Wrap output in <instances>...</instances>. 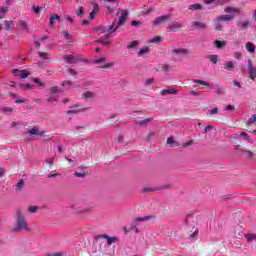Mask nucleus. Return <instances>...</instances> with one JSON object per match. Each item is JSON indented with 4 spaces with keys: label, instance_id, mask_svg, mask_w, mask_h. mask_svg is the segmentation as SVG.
I'll list each match as a JSON object with an SVG mask.
<instances>
[{
    "label": "nucleus",
    "instance_id": "1",
    "mask_svg": "<svg viewBox=\"0 0 256 256\" xmlns=\"http://www.w3.org/2000/svg\"><path fill=\"white\" fill-rule=\"evenodd\" d=\"M117 15L119 16L118 19V23L114 22L110 27L108 28H100L99 31H101L102 33H104V37L106 39H110L111 35H113V33L119 29V25H124V23L127 21V17L129 15V13L127 12V10H120Z\"/></svg>",
    "mask_w": 256,
    "mask_h": 256
},
{
    "label": "nucleus",
    "instance_id": "2",
    "mask_svg": "<svg viewBox=\"0 0 256 256\" xmlns=\"http://www.w3.org/2000/svg\"><path fill=\"white\" fill-rule=\"evenodd\" d=\"M225 13H227L226 15H220L218 16V21L224 22V23H229L231 21H233V19H235V17H237V15H241V10L239 8L236 7H232V6H227L224 9Z\"/></svg>",
    "mask_w": 256,
    "mask_h": 256
},
{
    "label": "nucleus",
    "instance_id": "3",
    "mask_svg": "<svg viewBox=\"0 0 256 256\" xmlns=\"http://www.w3.org/2000/svg\"><path fill=\"white\" fill-rule=\"evenodd\" d=\"M29 223L27 222V218L22 215L21 212H17L16 222L14 226V231H29Z\"/></svg>",
    "mask_w": 256,
    "mask_h": 256
},
{
    "label": "nucleus",
    "instance_id": "4",
    "mask_svg": "<svg viewBox=\"0 0 256 256\" xmlns=\"http://www.w3.org/2000/svg\"><path fill=\"white\" fill-rule=\"evenodd\" d=\"M150 219H151V216L135 218L131 223L130 229L132 231H135V233H141V228H139V223H141L143 221H149Z\"/></svg>",
    "mask_w": 256,
    "mask_h": 256
},
{
    "label": "nucleus",
    "instance_id": "5",
    "mask_svg": "<svg viewBox=\"0 0 256 256\" xmlns=\"http://www.w3.org/2000/svg\"><path fill=\"white\" fill-rule=\"evenodd\" d=\"M106 61H107V58L101 57L99 59L93 60V63H95L96 65H99L100 69H111V67L115 65V63L113 62L105 63Z\"/></svg>",
    "mask_w": 256,
    "mask_h": 256
},
{
    "label": "nucleus",
    "instance_id": "6",
    "mask_svg": "<svg viewBox=\"0 0 256 256\" xmlns=\"http://www.w3.org/2000/svg\"><path fill=\"white\" fill-rule=\"evenodd\" d=\"M170 53L173 57H187L189 55V49L181 47L173 48Z\"/></svg>",
    "mask_w": 256,
    "mask_h": 256
},
{
    "label": "nucleus",
    "instance_id": "7",
    "mask_svg": "<svg viewBox=\"0 0 256 256\" xmlns=\"http://www.w3.org/2000/svg\"><path fill=\"white\" fill-rule=\"evenodd\" d=\"M51 96L47 98L48 103H56L59 101V87L50 88Z\"/></svg>",
    "mask_w": 256,
    "mask_h": 256
},
{
    "label": "nucleus",
    "instance_id": "8",
    "mask_svg": "<svg viewBox=\"0 0 256 256\" xmlns=\"http://www.w3.org/2000/svg\"><path fill=\"white\" fill-rule=\"evenodd\" d=\"M104 2L112 4V6H109V4H105L107 13H113V11H115V9L119 7V2L117 0H104Z\"/></svg>",
    "mask_w": 256,
    "mask_h": 256
},
{
    "label": "nucleus",
    "instance_id": "9",
    "mask_svg": "<svg viewBox=\"0 0 256 256\" xmlns=\"http://www.w3.org/2000/svg\"><path fill=\"white\" fill-rule=\"evenodd\" d=\"M12 73L15 75V77H20V79H27V77L30 75L29 71L19 69H14Z\"/></svg>",
    "mask_w": 256,
    "mask_h": 256
},
{
    "label": "nucleus",
    "instance_id": "10",
    "mask_svg": "<svg viewBox=\"0 0 256 256\" xmlns=\"http://www.w3.org/2000/svg\"><path fill=\"white\" fill-rule=\"evenodd\" d=\"M177 93H179L177 89L166 88L160 92V95H162V97H167V95H177Z\"/></svg>",
    "mask_w": 256,
    "mask_h": 256
},
{
    "label": "nucleus",
    "instance_id": "11",
    "mask_svg": "<svg viewBox=\"0 0 256 256\" xmlns=\"http://www.w3.org/2000/svg\"><path fill=\"white\" fill-rule=\"evenodd\" d=\"M29 135H39L40 137L45 135V131L41 130L39 126H34L28 131Z\"/></svg>",
    "mask_w": 256,
    "mask_h": 256
},
{
    "label": "nucleus",
    "instance_id": "12",
    "mask_svg": "<svg viewBox=\"0 0 256 256\" xmlns=\"http://www.w3.org/2000/svg\"><path fill=\"white\" fill-rule=\"evenodd\" d=\"M191 29H207L205 22L193 21L191 23Z\"/></svg>",
    "mask_w": 256,
    "mask_h": 256
},
{
    "label": "nucleus",
    "instance_id": "13",
    "mask_svg": "<svg viewBox=\"0 0 256 256\" xmlns=\"http://www.w3.org/2000/svg\"><path fill=\"white\" fill-rule=\"evenodd\" d=\"M64 61H65V63H68V65H73V64L77 63V61H79V59H77V57H75L74 55H66V56H64Z\"/></svg>",
    "mask_w": 256,
    "mask_h": 256
},
{
    "label": "nucleus",
    "instance_id": "14",
    "mask_svg": "<svg viewBox=\"0 0 256 256\" xmlns=\"http://www.w3.org/2000/svg\"><path fill=\"white\" fill-rule=\"evenodd\" d=\"M181 27H183V23H181V22H172L169 25L170 31H179V29H181Z\"/></svg>",
    "mask_w": 256,
    "mask_h": 256
},
{
    "label": "nucleus",
    "instance_id": "15",
    "mask_svg": "<svg viewBox=\"0 0 256 256\" xmlns=\"http://www.w3.org/2000/svg\"><path fill=\"white\" fill-rule=\"evenodd\" d=\"M237 27L238 29H240L241 31H245V29H247V27H249V21L244 20V21H240L237 22Z\"/></svg>",
    "mask_w": 256,
    "mask_h": 256
},
{
    "label": "nucleus",
    "instance_id": "16",
    "mask_svg": "<svg viewBox=\"0 0 256 256\" xmlns=\"http://www.w3.org/2000/svg\"><path fill=\"white\" fill-rule=\"evenodd\" d=\"M224 69H226V71H233V69H235V62L234 61L225 62Z\"/></svg>",
    "mask_w": 256,
    "mask_h": 256
},
{
    "label": "nucleus",
    "instance_id": "17",
    "mask_svg": "<svg viewBox=\"0 0 256 256\" xmlns=\"http://www.w3.org/2000/svg\"><path fill=\"white\" fill-rule=\"evenodd\" d=\"M94 97H95V92L86 91L82 94L83 99H94Z\"/></svg>",
    "mask_w": 256,
    "mask_h": 256
},
{
    "label": "nucleus",
    "instance_id": "18",
    "mask_svg": "<svg viewBox=\"0 0 256 256\" xmlns=\"http://www.w3.org/2000/svg\"><path fill=\"white\" fill-rule=\"evenodd\" d=\"M245 47H246V51H248V53H255V44H253L251 42H247Z\"/></svg>",
    "mask_w": 256,
    "mask_h": 256
},
{
    "label": "nucleus",
    "instance_id": "19",
    "mask_svg": "<svg viewBox=\"0 0 256 256\" xmlns=\"http://www.w3.org/2000/svg\"><path fill=\"white\" fill-rule=\"evenodd\" d=\"M214 45H215L216 49H223V47H225V45H227V42L221 41V40H216L214 42Z\"/></svg>",
    "mask_w": 256,
    "mask_h": 256
},
{
    "label": "nucleus",
    "instance_id": "20",
    "mask_svg": "<svg viewBox=\"0 0 256 256\" xmlns=\"http://www.w3.org/2000/svg\"><path fill=\"white\" fill-rule=\"evenodd\" d=\"M168 17L167 16H162V17H158L154 20V25H161L162 23H164V21H167Z\"/></svg>",
    "mask_w": 256,
    "mask_h": 256
},
{
    "label": "nucleus",
    "instance_id": "21",
    "mask_svg": "<svg viewBox=\"0 0 256 256\" xmlns=\"http://www.w3.org/2000/svg\"><path fill=\"white\" fill-rule=\"evenodd\" d=\"M103 237L104 239H107L108 245H112V243H117L119 241V239L116 237H109L107 235H104Z\"/></svg>",
    "mask_w": 256,
    "mask_h": 256
},
{
    "label": "nucleus",
    "instance_id": "22",
    "mask_svg": "<svg viewBox=\"0 0 256 256\" xmlns=\"http://www.w3.org/2000/svg\"><path fill=\"white\" fill-rule=\"evenodd\" d=\"M147 53H149V47L145 46L139 50L137 57H143V55H147Z\"/></svg>",
    "mask_w": 256,
    "mask_h": 256
},
{
    "label": "nucleus",
    "instance_id": "23",
    "mask_svg": "<svg viewBox=\"0 0 256 256\" xmlns=\"http://www.w3.org/2000/svg\"><path fill=\"white\" fill-rule=\"evenodd\" d=\"M245 239L247 243H253V241H256V235L255 234H246Z\"/></svg>",
    "mask_w": 256,
    "mask_h": 256
},
{
    "label": "nucleus",
    "instance_id": "24",
    "mask_svg": "<svg viewBox=\"0 0 256 256\" xmlns=\"http://www.w3.org/2000/svg\"><path fill=\"white\" fill-rule=\"evenodd\" d=\"M249 78L252 79V81H255V79H256V67L249 69Z\"/></svg>",
    "mask_w": 256,
    "mask_h": 256
},
{
    "label": "nucleus",
    "instance_id": "25",
    "mask_svg": "<svg viewBox=\"0 0 256 256\" xmlns=\"http://www.w3.org/2000/svg\"><path fill=\"white\" fill-rule=\"evenodd\" d=\"M38 57H40V59H43V61H49V59H51L49 57V54L45 52H38Z\"/></svg>",
    "mask_w": 256,
    "mask_h": 256
},
{
    "label": "nucleus",
    "instance_id": "26",
    "mask_svg": "<svg viewBox=\"0 0 256 256\" xmlns=\"http://www.w3.org/2000/svg\"><path fill=\"white\" fill-rule=\"evenodd\" d=\"M188 9H190V11H199V9H203V6L201 4H192Z\"/></svg>",
    "mask_w": 256,
    "mask_h": 256
},
{
    "label": "nucleus",
    "instance_id": "27",
    "mask_svg": "<svg viewBox=\"0 0 256 256\" xmlns=\"http://www.w3.org/2000/svg\"><path fill=\"white\" fill-rule=\"evenodd\" d=\"M55 21H61V18L57 14L53 15L52 17H50V25L54 26L55 25Z\"/></svg>",
    "mask_w": 256,
    "mask_h": 256
},
{
    "label": "nucleus",
    "instance_id": "28",
    "mask_svg": "<svg viewBox=\"0 0 256 256\" xmlns=\"http://www.w3.org/2000/svg\"><path fill=\"white\" fill-rule=\"evenodd\" d=\"M207 59H209V61H211V63L217 64V62L219 61V56H217V55H208Z\"/></svg>",
    "mask_w": 256,
    "mask_h": 256
},
{
    "label": "nucleus",
    "instance_id": "29",
    "mask_svg": "<svg viewBox=\"0 0 256 256\" xmlns=\"http://www.w3.org/2000/svg\"><path fill=\"white\" fill-rule=\"evenodd\" d=\"M215 30L223 31V24L221 21H219V18H217V21L215 22Z\"/></svg>",
    "mask_w": 256,
    "mask_h": 256
},
{
    "label": "nucleus",
    "instance_id": "30",
    "mask_svg": "<svg viewBox=\"0 0 256 256\" xmlns=\"http://www.w3.org/2000/svg\"><path fill=\"white\" fill-rule=\"evenodd\" d=\"M139 45L138 40H134L127 45V49H135Z\"/></svg>",
    "mask_w": 256,
    "mask_h": 256
},
{
    "label": "nucleus",
    "instance_id": "31",
    "mask_svg": "<svg viewBox=\"0 0 256 256\" xmlns=\"http://www.w3.org/2000/svg\"><path fill=\"white\" fill-rule=\"evenodd\" d=\"M25 185V182L23 180H20L16 185H15V189L16 191H21V189H23Z\"/></svg>",
    "mask_w": 256,
    "mask_h": 256
},
{
    "label": "nucleus",
    "instance_id": "32",
    "mask_svg": "<svg viewBox=\"0 0 256 256\" xmlns=\"http://www.w3.org/2000/svg\"><path fill=\"white\" fill-rule=\"evenodd\" d=\"M9 11L8 7H2L0 8V19H3L5 17V13H7Z\"/></svg>",
    "mask_w": 256,
    "mask_h": 256
},
{
    "label": "nucleus",
    "instance_id": "33",
    "mask_svg": "<svg viewBox=\"0 0 256 256\" xmlns=\"http://www.w3.org/2000/svg\"><path fill=\"white\" fill-rule=\"evenodd\" d=\"M19 87H20L21 91L31 90V84H20Z\"/></svg>",
    "mask_w": 256,
    "mask_h": 256
},
{
    "label": "nucleus",
    "instance_id": "34",
    "mask_svg": "<svg viewBox=\"0 0 256 256\" xmlns=\"http://www.w3.org/2000/svg\"><path fill=\"white\" fill-rule=\"evenodd\" d=\"M193 83H198L199 85H204V87H211V84L203 80H193Z\"/></svg>",
    "mask_w": 256,
    "mask_h": 256
},
{
    "label": "nucleus",
    "instance_id": "35",
    "mask_svg": "<svg viewBox=\"0 0 256 256\" xmlns=\"http://www.w3.org/2000/svg\"><path fill=\"white\" fill-rule=\"evenodd\" d=\"M161 37L160 36H154L153 38L148 40V43H160Z\"/></svg>",
    "mask_w": 256,
    "mask_h": 256
},
{
    "label": "nucleus",
    "instance_id": "36",
    "mask_svg": "<svg viewBox=\"0 0 256 256\" xmlns=\"http://www.w3.org/2000/svg\"><path fill=\"white\" fill-rule=\"evenodd\" d=\"M19 25L24 29V31H29V26H27V22L20 20Z\"/></svg>",
    "mask_w": 256,
    "mask_h": 256
},
{
    "label": "nucleus",
    "instance_id": "37",
    "mask_svg": "<svg viewBox=\"0 0 256 256\" xmlns=\"http://www.w3.org/2000/svg\"><path fill=\"white\" fill-rule=\"evenodd\" d=\"M43 9V7H39V6H33L32 7V11L33 13H35L36 15H39V13H41V10Z\"/></svg>",
    "mask_w": 256,
    "mask_h": 256
},
{
    "label": "nucleus",
    "instance_id": "38",
    "mask_svg": "<svg viewBox=\"0 0 256 256\" xmlns=\"http://www.w3.org/2000/svg\"><path fill=\"white\" fill-rule=\"evenodd\" d=\"M151 121H153V118H147L145 120L139 121L138 124L143 126V125H147V123H151Z\"/></svg>",
    "mask_w": 256,
    "mask_h": 256
},
{
    "label": "nucleus",
    "instance_id": "39",
    "mask_svg": "<svg viewBox=\"0 0 256 256\" xmlns=\"http://www.w3.org/2000/svg\"><path fill=\"white\" fill-rule=\"evenodd\" d=\"M162 71H164V73H169V71H171V65L169 64H164L162 66Z\"/></svg>",
    "mask_w": 256,
    "mask_h": 256
},
{
    "label": "nucleus",
    "instance_id": "40",
    "mask_svg": "<svg viewBox=\"0 0 256 256\" xmlns=\"http://www.w3.org/2000/svg\"><path fill=\"white\" fill-rule=\"evenodd\" d=\"M38 209L39 208L37 206H29L28 207V212L29 213H37Z\"/></svg>",
    "mask_w": 256,
    "mask_h": 256
},
{
    "label": "nucleus",
    "instance_id": "41",
    "mask_svg": "<svg viewBox=\"0 0 256 256\" xmlns=\"http://www.w3.org/2000/svg\"><path fill=\"white\" fill-rule=\"evenodd\" d=\"M167 144L168 145H175V146H177V142L175 141V139L173 137H169L167 139Z\"/></svg>",
    "mask_w": 256,
    "mask_h": 256
},
{
    "label": "nucleus",
    "instance_id": "42",
    "mask_svg": "<svg viewBox=\"0 0 256 256\" xmlns=\"http://www.w3.org/2000/svg\"><path fill=\"white\" fill-rule=\"evenodd\" d=\"M6 25H5V29L6 31H9V29H11L13 27V21H5Z\"/></svg>",
    "mask_w": 256,
    "mask_h": 256
},
{
    "label": "nucleus",
    "instance_id": "43",
    "mask_svg": "<svg viewBox=\"0 0 256 256\" xmlns=\"http://www.w3.org/2000/svg\"><path fill=\"white\" fill-rule=\"evenodd\" d=\"M62 35L65 37V39H68L69 41H71V39H73V36H71V34H69V32H67V31H63Z\"/></svg>",
    "mask_w": 256,
    "mask_h": 256
},
{
    "label": "nucleus",
    "instance_id": "44",
    "mask_svg": "<svg viewBox=\"0 0 256 256\" xmlns=\"http://www.w3.org/2000/svg\"><path fill=\"white\" fill-rule=\"evenodd\" d=\"M33 82L36 83V85H38V87H44L43 82H41V80H39V78H34Z\"/></svg>",
    "mask_w": 256,
    "mask_h": 256
},
{
    "label": "nucleus",
    "instance_id": "45",
    "mask_svg": "<svg viewBox=\"0 0 256 256\" xmlns=\"http://www.w3.org/2000/svg\"><path fill=\"white\" fill-rule=\"evenodd\" d=\"M45 163H47V165H53V163H55V158H53V157L47 158L45 160Z\"/></svg>",
    "mask_w": 256,
    "mask_h": 256
},
{
    "label": "nucleus",
    "instance_id": "46",
    "mask_svg": "<svg viewBox=\"0 0 256 256\" xmlns=\"http://www.w3.org/2000/svg\"><path fill=\"white\" fill-rule=\"evenodd\" d=\"M155 82V78H147L145 81V85H153Z\"/></svg>",
    "mask_w": 256,
    "mask_h": 256
},
{
    "label": "nucleus",
    "instance_id": "47",
    "mask_svg": "<svg viewBox=\"0 0 256 256\" xmlns=\"http://www.w3.org/2000/svg\"><path fill=\"white\" fill-rule=\"evenodd\" d=\"M83 11H84V9H83L82 6L79 7V8L76 10V13H77L78 17H83Z\"/></svg>",
    "mask_w": 256,
    "mask_h": 256
},
{
    "label": "nucleus",
    "instance_id": "48",
    "mask_svg": "<svg viewBox=\"0 0 256 256\" xmlns=\"http://www.w3.org/2000/svg\"><path fill=\"white\" fill-rule=\"evenodd\" d=\"M98 12H99V4L94 3V4H93L92 13H98Z\"/></svg>",
    "mask_w": 256,
    "mask_h": 256
},
{
    "label": "nucleus",
    "instance_id": "49",
    "mask_svg": "<svg viewBox=\"0 0 256 256\" xmlns=\"http://www.w3.org/2000/svg\"><path fill=\"white\" fill-rule=\"evenodd\" d=\"M78 213H91V208L86 207L78 211Z\"/></svg>",
    "mask_w": 256,
    "mask_h": 256
},
{
    "label": "nucleus",
    "instance_id": "50",
    "mask_svg": "<svg viewBox=\"0 0 256 256\" xmlns=\"http://www.w3.org/2000/svg\"><path fill=\"white\" fill-rule=\"evenodd\" d=\"M219 113V108H214L209 111V115H217Z\"/></svg>",
    "mask_w": 256,
    "mask_h": 256
},
{
    "label": "nucleus",
    "instance_id": "51",
    "mask_svg": "<svg viewBox=\"0 0 256 256\" xmlns=\"http://www.w3.org/2000/svg\"><path fill=\"white\" fill-rule=\"evenodd\" d=\"M63 86L64 87H73V83L71 81H64Z\"/></svg>",
    "mask_w": 256,
    "mask_h": 256
},
{
    "label": "nucleus",
    "instance_id": "52",
    "mask_svg": "<svg viewBox=\"0 0 256 256\" xmlns=\"http://www.w3.org/2000/svg\"><path fill=\"white\" fill-rule=\"evenodd\" d=\"M215 91L218 95H223V93H225V91H223V89H221L220 87H216Z\"/></svg>",
    "mask_w": 256,
    "mask_h": 256
},
{
    "label": "nucleus",
    "instance_id": "53",
    "mask_svg": "<svg viewBox=\"0 0 256 256\" xmlns=\"http://www.w3.org/2000/svg\"><path fill=\"white\" fill-rule=\"evenodd\" d=\"M209 131H213V126L208 125V126L205 127L204 133H209Z\"/></svg>",
    "mask_w": 256,
    "mask_h": 256
},
{
    "label": "nucleus",
    "instance_id": "54",
    "mask_svg": "<svg viewBox=\"0 0 256 256\" xmlns=\"http://www.w3.org/2000/svg\"><path fill=\"white\" fill-rule=\"evenodd\" d=\"M191 145H193V141L192 140H190V141H188V142H186V143H183L182 144V147H191Z\"/></svg>",
    "mask_w": 256,
    "mask_h": 256
},
{
    "label": "nucleus",
    "instance_id": "55",
    "mask_svg": "<svg viewBox=\"0 0 256 256\" xmlns=\"http://www.w3.org/2000/svg\"><path fill=\"white\" fill-rule=\"evenodd\" d=\"M234 57L235 59H241V57H243V54H241V52H235Z\"/></svg>",
    "mask_w": 256,
    "mask_h": 256
},
{
    "label": "nucleus",
    "instance_id": "56",
    "mask_svg": "<svg viewBox=\"0 0 256 256\" xmlns=\"http://www.w3.org/2000/svg\"><path fill=\"white\" fill-rule=\"evenodd\" d=\"M75 177H81V178H83V177H85V173H83V172H75Z\"/></svg>",
    "mask_w": 256,
    "mask_h": 256
},
{
    "label": "nucleus",
    "instance_id": "57",
    "mask_svg": "<svg viewBox=\"0 0 256 256\" xmlns=\"http://www.w3.org/2000/svg\"><path fill=\"white\" fill-rule=\"evenodd\" d=\"M123 139H125V136L123 134L118 135V143H123Z\"/></svg>",
    "mask_w": 256,
    "mask_h": 256
},
{
    "label": "nucleus",
    "instance_id": "58",
    "mask_svg": "<svg viewBox=\"0 0 256 256\" xmlns=\"http://www.w3.org/2000/svg\"><path fill=\"white\" fill-rule=\"evenodd\" d=\"M226 111H235V106L233 105L226 106Z\"/></svg>",
    "mask_w": 256,
    "mask_h": 256
},
{
    "label": "nucleus",
    "instance_id": "59",
    "mask_svg": "<svg viewBox=\"0 0 256 256\" xmlns=\"http://www.w3.org/2000/svg\"><path fill=\"white\" fill-rule=\"evenodd\" d=\"M190 94H192V95H194L195 97H197L198 95H201V92L192 90V91L190 92Z\"/></svg>",
    "mask_w": 256,
    "mask_h": 256
},
{
    "label": "nucleus",
    "instance_id": "60",
    "mask_svg": "<svg viewBox=\"0 0 256 256\" xmlns=\"http://www.w3.org/2000/svg\"><path fill=\"white\" fill-rule=\"evenodd\" d=\"M253 68H255V66H253V62L251 60H248V70Z\"/></svg>",
    "mask_w": 256,
    "mask_h": 256
},
{
    "label": "nucleus",
    "instance_id": "61",
    "mask_svg": "<svg viewBox=\"0 0 256 256\" xmlns=\"http://www.w3.org/2000/svg\"><path fill=\"white\" fill-rule=\"evenodd\" d=\"M2 111L11 113V111H13V108L5 107V108L2 109Z\"/></svg>",
    "mask_w": 256,
    "mask_h": 256
},
{
    "label": "nucleus",
    "instance_id": "62",
    "mask_svg": "<svg viewBox=\"0 0 256 256\" xmlns=\"http://www.w3.org/2000/svg\"><path fill=\"white\" fill-rule=\"evenodd\" d=\"M60 174H49L48 179H53V177H59Z\"/></svg>",
    "mask_w": 256,
    "mask_h": 256
},
{
    "label": "nucleus",
    "instance_id": "63",
    "mask_svg": "<svg viewBox=\"0 0 256 256\" xmlns=\"http://www.w3.org/2000/svg\"><path fill=\"white\" fill-rule=\"evenodd\" d=\"M252 17H253V19H255V21H256V9L253 10V12H252Z\"/></svg>",
    "mask_w": 256,
    "mask_h": 256
},
{
    "label": "nucleus",
    "instance_id": "64",
    "mask_svg": "<svg viewBox=\"0 0 256 256\" xmlns=\"http://www.w3.org/2000/svg\"><path fill=\"white\" fill-rule=\"evenodd\" d=\"M46 256H59V254H57V253H48V254H46Z\"/></svg>",
    "mask_w": 256,
    "mask_h": 256
}]
</instances>
